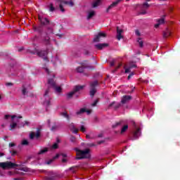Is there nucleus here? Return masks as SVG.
<instances>
[{
  "label": "nucleus",
  "instance_id": "obj_8",
  "mask_svg": "<svg viewBox=\"0 0 180 180\" xmlns=\"http://www.w3.org/2000/svg\"><path fill=\"white\" fill-rule=\"evenodd\" d=\"M122 1V0H117L114 2L112 3V4H110L108 8L106 9V12H109L110 10L113 9V8H116V6H117V5H119V4H120V2Z\"/></svg>",
  "mask_w": 180,
  "mask_h": 180
},
{
  "label": "nucleus",
  "instance_id": "obj_43",
  "mask_svg": "<svg viewBox=\"0 0 180 180\" xmlns=\"http://www.w3.org/2000/svg\"><path fill=\"white\" fill-rule=\"evenodd\" d=\"M54 161V159H50L49 160H48L47 162H46V164H47V165H50V164H51Z\"/></svg>",
  "mask_w": 180,
  "mask_h": 180
},
{
  "label": "nucleus",
  "instance_id": "obj_36",
  "mask_svg": "<svg viewBox=\"0 0 180 180\" xmlns=\"http://www.w3.org/2000/svg\"><path fill=\"white\" fill-rule=\"evenodd\" d=\"M21 144L22 146H29V141H27L26 139H24L22 140Z\"/></svg>",
  "mask_w": 180,
  "mask_h": 180
},
{
  "label": "nucleus",
  "instance_id": "obj_61",
  "mask_svg": "<svg viewBox=\"0 0 180 180\" xmlns=\"http://www.w3.org/2000/svg\"><path fill=\"white\" fill-rule=\"evenodd\" d=\"M60 155H61L63 158H66V157H67V154H65V153H61Z\"/></svg>",
  "mask_w": 180,
  "mask_h": 180
},
{
  "label": "nucleus",
  "instance_id": "obj_20",
  "mask_svg": "<svg viewBox=\"0 0 180 180\" xmlns=\"http://www.w3.org/2000/svg\"><path fill=\"white\" fill-rule=\"evenodd\" d=\"M94 15H95L94 11H89L87 15V20L92 19V18H94Z\"/></svg>",
  "mask_w": 180,
  "mask_h": 180
},
{
  "label": "nucleus",
  "instance_id": "obj_57",
  "mask_svg": "<svg viewBox=\"0 0 180 180\" xmlns=\"http://www.w3.org/2000/svg\"><path fill=\"white\" fill-rule=\"evenodd\" d=\"M147 13V11H142L141 13H139V15H146Z\"/></svg>",
  "mask_w": 180,
  "mask_h": 180
},
{
  "label": "nucleus",
  "instance_id": "obj_30",
  "mask_svg": "<svg viewBox=\"0 0 180 180\" xmlns=\"http://www.w3.org/2000/svg\"><path fill=\"white\" fill-rule=\"evenodd\" d=\"M137 42L139 43V46H140L141 48H143V46H144V42L143 41V40L141 39V38H138Z\"/></svg>",
  "mask_w": 180,
  "mask_h": 180
},
{
  "label": "nucleus",
  "instance_id": "obj_2",
  "mask_svg": "<svg viewBox=\"0 0 180 180\" xmlns=\"http://www.w3.org/2000/svg\"><path fill=\"white\" fill-rule=\"evenodd\" d=\"M75 150L76 151L75 160H84L91 158V150L89 148H86L84 150H79L78 148H75Z\"/></svg>",
  "mask_w": 180,
  "mask_h": 180
},
{
  "label": "nucleus",
  "instance_id": "obj_42",
  "mask_svg": "<svg viewBox=\"0 0 180 180\" xmlns=\"http://www.w3.org/2000/svg\"><path fill=\"white\" fill-rule=\"evenodd\" d=\"M52 148L53 150H56V148H58V143H55L53 146H52Z\"/></svg>",
  "mask_w": 180,
  "mask_h": 180
},
{
  "label": "nucleus",
  "instance_id": "obj_52",
  "mask_svg": "<svg viewBox=\"0 0 180 180\" xmlns=\"http://www.w3.org/2000/svg\"><path fill=\"white\" fill-rule=\"evenodd\" d=\"M6 86H12L13 85V83L12 82H8L6 84Z\"/></svg>",
  "mask_w": 180,
  "mask_h": 180
},
{
  "label": "nucleus",
  "instance_id": "obj_51",
  "mask_svg": "<svg viewBox=\"0 0 180 180\" xmlns=\"http://www.w3.org/2000/svg\"><path fill=\"white\" fill-rule=\"evenodd\" d=\"M131 68H130V66H129V68L125 69V73L127 74V73L130 72V69H131Z\"/></svg>",
  "mask_w": 180,
  "mask_h": 180
},
{
  "label": "nucleus",
  "instance_id": "obj_29",
  "mask_svg": "<svg viewBox=\"0 0 180 180\" xmlns=\"http://www.w3.org/2000/svg\"><path fill=\"white\" fill-rule=\"evenodd\" d=\"M147 2L148 1H146L142 4V9H148V8H150V4H148Z\"/></svg>",
  "mask_w": 180,
  "mask_h": 180
},
{
  "label": "nucleus",
  "instance_id": "obj_50",
  "mask_svg": "<svg viewBox=\"0 0 180 180\" xmlns=\"http://www.w3.org/2000/svg\"><path fill=\"white\" fill-rule=\"evenodd\" d=\"M120 67H122V63H120L118 65V66L116 67L115 70L114 71H117V70H119L120 68Z\"/></svg>",
  "mask_w": 180,
  "mask_h": 180
},
{
  "label": "nucleus",
  "instance_id": "obj_53",
  "mask_svg": "<svg viewBox=\"0 0 180 180\" xmlns=\"http://www.w3.org/2000/svg\"><path fill=\"white\" fill-rule=\"evenodd\" d=\"M98 104V100H96L94 103L91 104V106H96V105Z\"/></svg>",
  "mask_w": 180,
  "mask_h": 180
},
{
  "label": "nucleus",
  "instance_id": "obj_59",
  "mask_svg": "<svg viewBox=\"0 0 180 180\" xmlns=\"http://www.w3.org/2000/svg\"><path fill=\"white\" fill-rule=\"evenodd\" d=\"M9 117H11V115H6L4 116V119H6V120H8V119H9Z\"/></svg>",
  "mask_w": 180,
  "mask_h": 180
},
{
  "label": "nucleus",
  "instance_id": "obj_15",
  "mask_svg": "<svg viewBox=\"0 0 180 180\" xmlns=\"http://www.w3.org/2000/svg\"><path fill=\"white\" fill-rule=\"evenodd\" d=\"M84 88H85V85H76L74 87L73 91H75V94H77V92H79V91H82V89H84Z\"/></svg>",
  "mask_w": 180,
  "mask_h": 180
},
{
  "label": "nucleus",
  "instance_id": "obj_21",
  "mask_svg": "<svg viewBox=\"0 0 180 180\" xmlns=\"http://www.w3.org/2000/svg\"><path fill=\"white\" fill-rule=\"evenodd\" d=\"M101 2H102V0H96L92 4V8H98V6L101 5Z\"/></svg>",
  "mask_w": 180,
  "mask_h": 180
},
{
  "label": "nucleus",
  "instance_id": "obj_18",
  "mask_svg": "<svg viewBox=\"0 0 180 180\" xmlns=\"http://www.w3.org/2000/svg\"><path fill=\"white\" fill-rule=\"evenodd\" d=\"M86 68V66L84 65V63H82V66H79L76 68L77 72L82 73L84 72V70Z\"/></svg>",
  "mask_w": 180,
  "mask_h": 180
},
{
  "label": "nucleus",
  "instance_id": "obj_56",
  "mask_svg": "<svg viewBox=\"0 0 180 180\" xmlns=\"http://www.w3.org/2000/svg\"><path fill=\"white\" fill-rule=\"evenodd\" d=\"M135 33H136V36H141L140 31H139V30H136L135 31Z\"/></svg>",
  "mask_w": 180,
  "mask_h": 180
},
{
  "label": "nucleus",
  "instance_id": "obj_54",
  "mask_svg": "<svg viewBox=\"0 0 180 180\" xmlns=\"http://www.w3.org/2000/svg\"><path fill=\"white\" fill-rule=\"evenodd\" d=\"M20 171H24L25 172H27V168H26V167H22V168L20 169Z\"/></svg>",
  "mask_w": 180,
  "mask_h": 180
},
{
  "label": "nucleus",
  "instance_id": "obj_22",
  "mask_svg": "<svg viewBox=\"0 0 180 180\" xmlns=\"http://www.w3.org/2000/svg\"><path fill=\"white\" fill-rule=\"evenodd\" d=\"M48 84H49V85H51V86H52V88L56 87V86L57 85V84H56V82H54V79H49L48 80Z\"/></svg>",
  "mask_w": 180,
  "mask_h": 180
},
{
  "label": "nucleus",
  "instance_id": "obj_39",
  "mask_svg": "<svg viewBox=\"0 0 180 180\" xmlns=\"http://www.w3.org/2000/svg\"><path fill=\"white\" fill-rule=\"evenodd\" d=\"M80 131H82V133H85V131H86V129L85 128V127L84 125L81 126Z\"/></svg>",
  "mask_w": 180,
  "mask_h": 180
},
{
  "label": "nucleus",
  "instance_id": "obj_49",
  "mask_svg": "<svg viewBox=\"0 0 180 180\" xmlns=\"http://www.w3.org/2000/svg\"><path fill=\"white\" fill-rule=\"evenodd\" d=\"M133 75H134V72H131L129 75L128 77H127V79H130V78H131V77H133Z\"/></svg>",
  "mask_w": 180,
  "mask_h": 180
},
{
  "label": "nucleus",
  "instance_id": "obj_44",
  "mask_svg": "<svg viewBox=\"0 0 180 180\" xmlns=\"http://www.w3.org/2000/svg\"><path fill=\"white\" fill-rule=\"evenodd\" d=\"M22 116L19 115V116H16V117L15 118V122H17L18 123H19V119H22Z\"/></svg>",
  "mask_w": 180,
  "mask_h": 180
},
{
  "label": "nucleus",
  "instance_id": "obj_13",
  "mask_svg": "<svg viewBox=\"0 0 180 180\" xmlns=\"http://www.w3.org/2000/svg\"><path fill=\"white\" fill-rule=\"evenodd\" d=\"M124 124V120H120L119 122H115L114 124H112V129H116V127H122Z\"/></svg>",
  "mask_w": 180,
  "mask_h": 180
},
{
  "label": "nucleus",
  "instance_id": "obj_40",
  "mask_svg": "<svg viewBox=\"0 0 180 180\" xmlns=\"http://www.w3.org/2000/svg\"><path fill=\"white\" fill-rule=\"evenodd\" d=\"M164 22H165L164 18H162L158 20V22H159L160 25H162V23H164Z\"/></svg>",
  "mask_w": 180,
  "mask_h": 180
},
{
  "label": "nucleus",
  "instance_id": "obj_10",
  "mask_svg": "<svg viewBox=\"0 0 180 180\" xmlns=\"http://www.w3.org/2000/svg\"><path fill=\"white\" fill-rule=\"evenodd\" d=\"M101 37H106V33L104 32H99L98 35H96L94 39V41L95 42H99L101 41Z\"/></svg>",
  "mask_w": 180,
  "mask_h": 180
},
{
  "label": "nucleus",
  "instance_id": "obj_63",
  "mask_svg": "<svg viewBox=\"0 0 180 180\" xmlns=\"http://www.w3.org/2000/svg\"><path fill=\"white\" fill-rule=\"evenodd\" d=\"M129 67H130V68H136V67H137V65L133 64V65H130Z\"/></svg>",
  "mask_w": 180,
  "mask_h": 180
},
{
  "label": "nucleus",
  "instance_id": "obj_35",
  "mask_svg": "<svg viewBox=\"0 0 180 180\" xmlns=\"http://www.w3.org/2000/svg\"><path fill=\"white\" fill-rule=\"evenodd\" d=\"M27 89H26V87H25V86H22V95H27Z\"/></svg>",
  "mask_w": 180,
  "mask_h": 180
},
{
  "label": "nucleus",
  "instance_id": "obj_34",
  "mask_svg": "<svg viewBox=\"0 0 180 180\" xmlns=\"http://www.w3.org/2000/svg\"><path fill=\"white\" fill-rule=\"evenodd\" d=\"M73 174H75L77 172V169H78V166H74L72 167H70L69 169Z\"/></svg>",
  "mask_w": 180,
  "mask_h": 180
},
{
  "label": "nucleus",
  "instance_id": "obj_64",
  "mask_svg": "<svg viewBox=\"0 0 180 180\" xmlns=\"http://www.w3.org/2000/svg\"><path fill=\"white\" fill-rule=\"evenodd\" d=\"M119 108H120V103H118L115 106V109H119Z\"/></svg>",
  "mask_w": 180,
  "mask_h": 180
},
{
  "label": "nucleus",
  "instance_id": "obj_58",
  "mask_svg": "<svg viewBox=\"0 0 180 180\" xmlns=\"http://www.w3.org/2000/svg\"><path fill=\"white\" fill-rule=\"evenodd\" d=\"M59 157H60V154H56V155L54 156V157L53 158V160H57V158H58Z\"/></svg>",
  "mask_w": 180,
  "mask_h": 180
},
{
  "label": "nucleus",
  "instance_id": "obj_32",
  "mask_svg": "<svg viewBox=\"0 0 180 180\" xmlns=\"http://www.w3.org/2000/svg\"><path fill=\"white\" fill-rule=\"evenodd\" d=\"M74 95H75V93L73 90L72 91H71V92H70L69 94H67L68 99H71V98H72V96H74Z\"/></svg>",
  "mask_w": 180,
  "mask_h": 180
},
{
  "label": "nucleus",
  "instance_id": "obj_45",
  "mask_svg": "<svg viewBox=\"0 0 180 180\" xmlns=\"http://www.w3.org/2000/svg\"><path fill=\"white\" fill-rule=\"evenodd\" d=\"M44 104L46 105V106H50L51 105L50 100H47L46 101H45Z\"/></svg>",
  "mask_w": 180,
  "mask_h": 180
},
{
  "label": "nucleus",
  "instance_id": "obj_16",
  "mask_svg": "<svg viewBox=\"0 0 180 180\" xmlns=\"http://www.w3.org/2000/svg\"><path fill=\"white\" fill-rule=\"evenodd\" d=\"M56 2H60V4H65V5H69V6H74V2H72V1H67L63 0H56Z\"/></svg>",
  "mask_w": 180,
  "mask_h": 180
},
{
  "label": "nucleus",
  "instance_id": "obj_11",
  "mask_svg": "<svg viewBox=\"0 0 180 180\" xmlns=\"http://www.w3.org/2000/svg\"><path fill=\"white\" fill-rule=\"evenodd\" d=\"M131 101V96H124L122 98L121 103H127V102H129Z\"/></svg>",
  "mask_w": 180,
  "mask_h": 180
},
{
  "label": "nucleus",
  "instance_id": "obj_4",
  "mask_svg": "<svg viewBox=\"0 0 180 180\" xmlns=\"http://www.w3.org/2000/svg\"><path fill=\"white\" fill-rule=\"evenodd\" d=\"M34 30L41 34V36L42 37V41L43 43H44V39H46V37H47V35L46 34V32L44 34L43 33V25H41L38 27H34Z\"/></svg>",
  "mask_w": 180,
  "mask_h": 180
},
{
  "label": "nucleus",
  "instance_id": "obj_6",
  "mask_svg": "<svg viewBox=\"0 0 180 180\" xmlns=\"http://www.w3.org/2000/svg\"><path fill=\"white\" fill-rule=\"evenodd\" d=\"M40 136H41V129H40V128H37L36 133L31 132L30 134V140H33V139H34V137H35V139H37V140L38 139H40Z\"/></svg>",
  "mask_w": 180,
  "mask_h": 180
},
{
  "label": "nucleus",
  "instance_id": "obj_23",
  "mask_svg": "<svg viewBox=\"0 0 180 180\" xmlns=\"http://www.w3.org/2000/svg\"><path fill=\"white\" fill-rule=\"evenodd\" d=\"M59 127H60V124H57L56 122H54L53 125L51 128V131H56V130H57V129H58Z\"/></svg>",
  "mask_w": 180,
  "mask_h": 180
},
{
  "label": "nucleus",
  "instance_id": "obj_25",
  "mask_svg": "<svg viewBox=\"0 0 180 180\" xmlns=\"http://www.w3.org/2000/svg\"><path fill=\"white\" fill-rule=\"evenodd\" d=\"M49 12H54V11H56V7H54V4H53V3H51L49 6Z\"/></svg>",
  "mask_w": 180,
  "mask_h": 180
},
{
  "label": "nucleus",
  "instance_id": "obj_5",
  "mask_svg": "<svg viewBox=\"0 0 180 180\" xmlns=\"http://www.w3.org/2000/svg\"><path fill=\"white\" fill-rule=\"evenodd\" d=\"M37 54L39 57L44 58V61H49V58H47V55L49 54L48 50L38 51Z\"/></svg>",
  "mask_w": 180,
  "mask_h": 180
},
{
  "label": "nucleus",
  "instance_id": "obj_7",
  "mask_svg": "<svg viewBox=\"0 0 180 180\" xmlns=\"http://www.w3.org/2000/svg\"><path fill=\"white\" fill-rule=\"evenodd\" d=\"M16 117V115H12L11 116V123L10 124V131L13 130V129L16 128V126H18V122L15 121V118Z\"/></svg>",
  "mask_w": 180,
  "mask_h": 180
},
{
  "label": "nucleus",
  "instance_id": "obj_55",
  "mask_svg": "<svg viewBox=\"0 0 180 180\" xmlns=\"http://www.w3.org/2000/svg\"><path fill=\"white\" fill-rule=\"evenodd\" d=\"M15 143H10L8 144V147H15Z\"/></svg>",
  "mask_w": 180,
  "mask_h": 180
},
{
  "label": "nucleus",
  "instance_id": "obj_9",
  "mask_svg": "<svg viewBox=\"0 0 180 180\" xmlns=\"http://www.w3.org/2000/svg\"><path fill=\"white\" fill-rule=\"evenodd\" d=\"M141 136V129L137 128L136 130L133 134V140H137L139 136Z\"/></svg>",
  "mask_w": 180,
  "mask_h": 180
},
{
  "label": "nucleus",
  "instance_id": "obj_46",
  "mask_svg": "<svg viewBox=\"0 0 180 180\" xmlns=\"http://www.w3.org/2000/svg\"><path fill=\"white\" fill-rule=\"evenodd\" d=\"M78 129L75 128L72 130V133H75V134H77L78 133Z\"/></svg>",
  "mask_w": 180,
  "mask_h": 180
},
{
  "label": "nucleus",
  "instance_id": "obj_38",
  "mask_svg": "<svg viewBox=\"0 0 180 180\" xmlns=\"http://www.w3.org/2000/svg\"><path fill=\"white\" fill-rule=\"evenodd\" d=\"M69 129H70L71 131H72L74 129H75V125L73 122L70 123L69 124Z\"/></svg>",
  "mask_w": 180,
  "mask_h": 180
},
{
  "label": "nucleus",
  "instance_id": "obj_24",
  "mask_svg": "<svg viewBox=\"0 0 180 180\" xmlns=\"http://www.w3.org/2000/svg\"><path fill=\"white\" fill-rule=\"evenodd\" d=\"M60 116L65 117V119H67V120H70V115H68V112H67V111L60 112Z\"/></svg>",
  "mask_w": 180,
  "mask_h": 180
},
{
  "label": "nucleus",
  "instance_id": "obj_62",
  "mask_svg": "<svg viewBox=\"0 0 180 180\" xmlns=\"http://www.w3.org/2000/svg\"><path fill=\"white\" fill-rule=\"evenodd\" d=\"M110 67H113V65H115V60H112V62H110Z\"/></svg>",
  "mask_w": 180,
  "mask_h": 180
},
{
  "label": "nucleus",
  "instance_id": "obj_14",
  "mask_svg": "<svg viewBox=\"0 0 180 180\" xmlns=\"http://www.w3.org/2000/svg\"><path fill=\"white\" fill-rule=\"evenodd\" d=\"M109 46L108 44L104 43V44H98L95 45L96 49L98 50H102L105 49V47H108Z\"/></svg>",
  "mask_w": 180,
  "mask_h": 180
},
{
  "label": "nucleus",
  "instance_id": "obj_37",
  "mask_svg": "<svg viewBox=\"0 0 180 180\" xmlns=\"http://www.w3.org/2000/svg\"><path fill=\"white\" fill-rule=\"evenodd\" d=\"M63 3H60L59 4V9L60 11V12H65V9H64V6H63Z\"/></svg>",
  "mask_w": 180,
  "mask_h": 180
},
{
  "label": "nucleus",
  "instance_id": "obj_26",
  "mask_svg": "<svg viewBox=\"0 0 180 180\" xmlns=\"http://www.w3.org/2000/svg\"><path fill=\"white\" fill-rule=\"evenodd\" d=\"M96 94V88H91L90 89V96L93 98V96H95V94Z\"/></svg>",
  "mask_w": 180,
  "mask_h": 180
},
{
  "label": "nucleus",
  "instance_id": "obj_17",
  "mask_svg": "<svg viewBox=\"0 0 180 180\" xmlns=\"http://www.w3.org/2000/svg\"><path fill=\"white\" fill-rule=\"evenodd\" d=\"M169 36H171V30L167 28L166 30L163 32V39H167Z\"/></svg>",
  "mask_w": 180,
  "mask_h": 180
},
{
  "label": "nucleus",
  "instance_id": "obj_3",
  "mask_svg": "<svg viewBox=\"0 0 180 180\" xmlns=\"http://www.w3.org/2000/svg\"><path fill=\"white\" fill-rule=\"evenodd\" d=\"M0 167L3 168V169H6V168H14V167H19V165L15 164L12 162H0Z\"/></svg>",
  "mask_w": 180,
  "mask_h": 180
},
{
  "label": "nucleus",
  "instance_id": "obj_31",
  "mask_svg": "<svg viewBox=\"0 0 180 180\" xmlns=\"http://www.w3.org/2000/svg\"><path fill=\"white\" fill-rule=\"evenodd\" d=\"M98 81H94V82H91V84H90V86H91V88H96V86H98Z\"/></svg>",
  "mask_w": 180,
  "mask_h": 180
},
{
  "label": "nucleus",
  "instance_id": "obj_28",
  "mask_svg": "<svg viewBox=\"0 0 180 180\" xmlns=\"http://www.w3.org/2000/svg\"><path fill=\"white\" fill-rule=\"evenodd\" d=\"M49 151V148H44V149H41L39 153V155H41V154H44Z\"/></svg>",
  "mask_w": 180,
  "mask_h": 180
},
{
  "label": "nucleus",
  "instance_id": "obj_27",
  "mask_svg": "<svg viewBox=\"0 0 180 180\" xmlns=\"http://www.w3.org/2000/svg\"><path fill=\"white\" fill-rule=\"evenodd\" d=\"M85 112H86V108H81L79 111L76 112V115H82V113H85Z\"/></svg>",
  "mask_w": 180,
  "mask_h": 180
},
{
  "label": "nucleus",
  "instance_id": "obj_48",
  "mask_svg": "<svg viewBox=\"0 0 180 180\" xmlns=\"http://www.w3.org/2000/svg\"><path fill=\"white\" fill-rule=\"evenodd\" d=\"M44 180H54V177L53 176L46 177Z\"/></svg>",
  "mask_w": 180,
  "mask_h": 180
},
{
  "label": "nucleus",
  "instance_id": "obj_19",
  "mask_svg": "<svg viewBox=\"0 0 180 180\" xmlns=\"http://www.w3.org/2000/svg\"><path fill=\"white\" fill-rule=\"evenodd\" d=\"M129 129V125L127 124H124L122 127H121V131L120 134H123L124 133H126V131H127V129Z\"/></svg>",
  "mask_w": 180,
  "mask_h": 180
},
{
  "label": "nucleus",
  "instance_id": "obj_33",
  "mask_svg": "<svg viewBox=\"0 0 180 180\" xmlns=\"http://www.w3.org/2000/svg\"><path fill=\"white\" fill-rule=\"evenodd\" d=\"M53 88H54L56 92H58V94H61V91H63V89H61L60 86H57V85H56Z\"/></svg>",
  "mask_w": 180,
  "mask_h": 180
},
{
  "label": "nucleus",
  "instance_id": "obj_1",
  "mask_svg": "<svg viewBox=\"0 0 180 180\" xmlns=\"http://www.w3.org/2000/svg\"><path fill=\"white\" fill-rule=\"evenodd\" d=\"M38 19L41 26H46V37L44 39V43L46 45L50 44V35L54 34V30H53V27L56 26V24L53 22H50L47 18H44L40 15L38 16Z\"/></svg>",
  "mask_w": 180,
  "mask_h": 180
},
{
  "label": "nucleus",
  "instance_id": "obj_41",
  "mask_svg": "<svg viewBox=\"0 0 180 180\" xmlns=\"http://www.w3.org/2000/svg\"><path fill=\"white\" fill-rule=\"evenodd\" d=\"M70 141L72 143H75V141H77V138H75V136H71L70 137Z\"/></svg>",
  "mask_w": 180,
  "mask_h": 180
},
{
  "label": "nucleus",
  "instance_id": "obj_60",
  "mask_svg": "<svg viewBox=\"0 0 180 180\" xmlns=\"http://www.w3.org/2000/svg\"><path fill=\"white\" fill-rule=\"evenodd\" d=\"M11 155H15V154L17 153L15 150L11 151Z\"/></svg>",
  "mask_w": 180,
  "mask_h": 180
},
{
  "label": "nucleus",
  "instance_id": "obj_47",
  "mask_svg": "<svg viewBox=\"0 0 180 180\" xmlns=\"http://www.w3.org/2000/svg\"><path fill=\"white\" fill-rule=\"evenodd\" d=\"M50 92V90L48 89L46 90L45 94H44V96H47L49 95V93Z\"/></svg>",
  "mask_w": 180,
  "mask_h": 180
},
{
  "label": "nucleus",
  "instance_id": "obj_12",
  "mask_svg": "<svg viewBox=\"0 0 180 180\" xmlns=\"http://www.w3.org/2000/svg\"><path fill=\"white\" fill-rule=\"evenodd\" d=\"M122 33H123V30L120 29L119 27H117V40H120L121 39H123V35H122Z\"/></svg>",
  "mask_w": 180,
  "mask_h": 180
}]
</instances>
